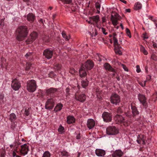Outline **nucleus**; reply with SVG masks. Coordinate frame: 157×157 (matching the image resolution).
Wrapping results in <instances>:
<instances>
[{
  "label": "nucleus",
  "mask_w": 157,
  "mask_h": 157,
  "mask_svg": "<svg viewBox=\"0 0 157 157\" xmlns=\"http://www.w3.org/2000/svg\"><path fill=\"white\" fill-rule=\"evenodd\" d=\"M116 34L115 33H114L113 34L114 44H118V40L117 38L115 37V36H116Z\"/></svg>",
  "instance_id": "35"
},
{
  "label": "nucleus",
  "mask_w": 157,
  "mask_h": 157,
  "mask_svg": "<svg viewBox=\"0 0 157 157\" xmlns=\"http://www.w3.org/2000/svg\"><path fill=\"white\" fill-rule=\"evenodd\" d=\"M124 115H125L126 117H128V118H131L132 117V115L129 112H124Z\"/></svg>",
  "instance_id": "43"
},
{
  "label": "nucleus",
  "mask_w": 157,
  "mask_h": 157,
  "mask_svg": "<svg viewBox=\"0 0 157 157\" xmlns=\"http://www.w3.org/2000/svg\"><path fill=\"white\" fill-rule=\"evenodd\" d=\"M31 66V64L30 63H27V66L25 67V70L26 71L29 70L30 68V67Z\"/></svg>",
  "instance_id": "48"
},
{
  "label": "nucleus",
  "mask_w": 157,
  "mask_h": 157,
  "mask_svg": "<svg viewBox=\"0 0 157 157\" xmlns=\"http://www.w3.org/2000/svg\"><path fill=\"white\" fill-rule=\"evenodd\" d=\"M122 66L123 69L125 71H128V69L125 65L123 64Z\"/></svg>",
  "instance_id": "61"
},
{
  "label": "nucleus",
  "mask_w": 157,
  "mask_h": 157,
  "mask_svg": "<svg viewBox=\"0 0 157 157\" xmlns=\"http://www.w3.org/2000/svg\"><path fill=\"white\" fill-rule=\"evenodd\" d=\"M25 56L27 58L30 59L32 58V54L31 53L28 52L27 53Z\"/></svg>",
  "instance_id": "46"
},
{
  "label": "nucleus",
  "mask_w": 157,
  "mask_h": 157,
  "mask_svg": "<svg viewBox=\"0 0 157 157\" xmlns=\"http://www.w3.org/2000/svg\"><path fill=\"white\" fill-rule=\"evenodd\" d=\"M102 117L104 121L106 122H109L112 120V114L106 112H104L102 115Z\"/></svg>",
  "instance_id": "8"
},
{
  "label": "nucleus",
  "mask_w": 157,
  "mask_h": 157,
  "mask_svg": "<svg viewBox=\"0 0 157 157\" xmlns=\"http://www.w3.org/2000/svg\"><path fill=\"white\" fill-rule=\"evenodd\" d=\"M76 138L77 140H79L81 138L80 134L79 133L76 136Z\"/></svg>",
  "instance_id": "60"
},
{
  "label": "nucleus",
  "mask_w": 157,
  "mask_h": 157,
  "mask_svg": "<svg viewBox=\"0 0 157 157\" xmlns=\"http://www.w3.org/2000/svg\"><path fill=\"white\" fill-rule=\"evenodd\" d=\"M53 51L49 48L45 49L43 52V56L48 59H51L53 55Z\"/></svg>",
  "instance_id": "10"
},
{
  "label": "nucleus",
  "mask_w": 157,
  "mask_h": 157,
  "mask_svg": "<svg viewBox=\"0 0 157 157\" xmlns=\"http://www.w3.org/2000/svg\"><path fill=\"white\" fill-rule=\"evenodd\" d=\"M5 18L1 19L0 22V25H4V20Z\"/></svg>",
  "instance_id": "56"
},
{
  "label": "nucleus",
  "mask_w": 157,
  "mask_h": 157,
  "mask_svg": "<svg viewBox=\"0 0 157 157\" xmlns=\"http://www.w3.org/2000/svg\"><path fill=\"white\" fill-rule=\"evenodd\" d=\"M16 38L19 41H22L25 40L29 33L28 28L25 26L19 27L17 29Z\"/></svg>",
  "instance_id": "2"
},
{
  "label": "nucleus",
  "mask_w": 157,
  "mask_h": 157,
  "mask_svg": "<svg viewBox=\"0 0 157 157\" xmlns=\"http://www.w3.org/2000/svg\"><path fill=\"white\" fill-rule=\"evenodd\" d=\"M151 76L149 75H148L146 76V81H150L151 79Z\"/></svg>",
  "instance_id": "51"
},
{
  "label": "nucleus",
  "mask_w": 157,
  "mask_h": 157,
  "mask_svg": "<svg viewBox=\"0 0 157 157\" xmlns=\"http://www.w3.org/2000/svg\"><path fill=\"white\" fill-rule=\"evenodd\" d=\"M59 88L51 87L46 90L47 100L45 103V108L48 110L53 109L59 95Z\"/></svg>",
  "instance_id": "1"
},
{
  "label": "nucleus",
  "mask_w": 157,
  "mask_h": 157,
  "mask_svg": "<svg viewBox=\"0 0 157 157\" xmlns=\"http://www.w3.org/2000/svg\"><path fill=\"white\" fill-rule=\"evenodd\" d=\"M27 17V20L30 23H33L35 19V16L32 13H29Z\"/></svg>",
  "instance_id": "21"
},
{
  "label": "nucleus",
  "mask_w": 157,
  "mask_h": 157,
  "mask_svg": "<svg viewBox=\"0 0 157 157\" xmlns=\"http://www.w3.org/2000/svg\"><path fill=\"white\" fill-rule=\"evenodd\" d=\"M43 40L46 42H50V39L48 36H46L44 38Z\"/></svg>",
  "instance_id": "49"
},
{
  "label": "nucleus",
  "mask_w": 157,
  "mask_h": 157,
  "mask_svg": "<svg viewBox=\"0 0 157 157\" xmlns=\"http://www.w3.org/2000/svg\"><path fill=\"white\" fill-rule=\"evenodd\" d=\"M101 31L103 33V34H104L105 35H106L108 34V33L107 32H105V29L104 28H102Z\"/></svg>",
  "instance_id": "57"
},
{
  "label": "nucleus",
  "mask_w": 157,
  "mask_h": 157,
  "mask_svg": "<svg viewBox=\"0 0 157 157\" xmlns=\"http://www.w3.org/2000/svg\"><path fill=\"white\" fill-rule=\"evenodd\" d=\"M126 32L127 35L128 36L129 38L131 37V32L129 29L128 28H126Z\"/></svg>",
  "instance_id": "44"
},
{
  "label": "nucleus",
  "mask_w": 157,
  "mask_h": 157,
  "mask_svg": "<svg viewBox=\"0 0 157 157\" xmlns=\"http://www.w3.org/2000/svg\"><path fill=\"white\" fill-rule=\"evenodd\" d=\"M101 1H99L97 2L95 4V6L97 10H100L101 7Z\"/></svg>",
  "instance_id": "34"
},
{
  "label": "nucleus",
  "mask_w": 157,
  "mask_h": 157,
  "mask_svg": "<svg viewBox=\"0 0 157 157\" xmlns=\"http://www.w3.org/2000/svg\"><path fill=\"white\" fill-rule=\"evenodd\" d=\"M29 150L28 144H25L22 145L19 148H18L17 147H16L15 148V150L17 153L23 156L27 154Z\"/></svg>",
  "instance_id": "3"
},
{
  "label": "nucleus",
  "mask_w": 157,
  "mask_h": 157,
  "mask_svg": "<svg viewBox=\"0 0 157 157\" xmlns=\"http://www.w3.org/2000/svg\"><path fill=\"white\" fill-rule=\"evenodd\" d=\"M84 66L88 70H91L94 66V63L90 59L87 60L84 63Z\"/></svg>",
  "instance_id": "13"
},
{
  "label": "nucleus",
  "mask_w": 157,
  "mask_h": 157,
  "mask_svg": "<svg viewBox=\"0 0 157 157\" xmlns=\"http://www.w3.org/2000/svg\"><path fill=\"white\" fill-rule=\"evenodd\" d=\"M124 155V153L121 150H117L112 154V157H121Z\"/></svg>",
  "instance_id": "15"
},
{
  "label": "nucleus",
  "mask_w": 157,
  "mask_h": 157,
  "mask_svg": "<svg viewBox=\"0 0 157 157\" xmlns=\"http://www.w3.org/2000/svg\"><path fill=\"white\" fill-rule=\"evenodd\" d=\"M144 136L143 135H139L137 136L136 141L139 144H141V141L144 139Z\"/></svg>",
  "instance_id": "28"
},
{
  "label": "nucleus",
  "mask_w": 157,
  "mask_h": 157,
  "mask_svg": "<svg viewBox=\"0 0 157 157\" xmlns=\"http://www.w3.org/2000/svg\"><path fill=\"white\" fill-rule=\"evenodd\" d=\"M131 109L132 113V116L133 117H136V116L139 114V112L138 111L137 107L132 105H131Z\"/></svg>",
  "instance_id": "14"
},
{
  "label": "nucleus",
  "mask_w": 157,
  "mask_h": 157,
  "mask_svg": "<svg viewBox=\"0 0 157 157\" xmlns=\"http://www.w3.org/2000/svg\"><path fill=\"white\" fill-rule=\"evenodd\" d=\"M15 151L16 152V151L15 150V149H14V151H13V157H15V156H16V155H17L16 152H15Z\"/></svg>",
  "instance_id": "64"
},
{
  "label": "nucleus",
  "mask_w": 157,
  "mask_h": 157,
  "mask_svg": "<svg viewBox=\"0 0 157 157\" xmlns=\"http://www.w3.org/2000/svg\"><path fill=\"white\" fill-rule=\"evenodd\" d=\"M55 67L57 71L60 70L61 67V65L59 64H56L55 65Z\"/></svg>",
  "instance_id": "41"
},
{
  "label": "nucleus",
  "mask_w": 157,
  "mask_h": 157,
  "mask_svg": "<svg viewBox=\"0 0 157 157\" xmlns=\"http://www.w3.org/2000/svg\"><path fill=\"white\" fill-rule=\"evenodd\" d=\"M24 114L27 116H28L29 115L30 112L29 111V108H27L25 109Z\"/></svg>",
  "instance_id": "45"
},
{
  "label": "nucleus",
  "mask_w": 157,
  "mask_h": 157,
  "mask_svg": "<svg viewBox=\"0 0 157 157\" xmlns=\"http://www.w3.org/2000/svg\"><path fill=\"white\" fill-rule=\"evenodd\" d=\"M153 47L155 49V50L157 51V44L154 43L153 44Z\"/></svg>",
  "instance_id": "58"
},
{
  "label": "nucleus",
  "mask_w": 157,
  "mask_h": 157,
  "mask_svg": "<svg viewBox=\"0 0 157 157\" xmlns=\"http://www.w3.org/2000/svg\"><path fill=\"white\" fill-rule=\"evenodd\" d=\"M149 19L151 20L154 22V21H155V20L156 19L154 18L153 17L151 16L149 17Z\"/></svg>",
  "instance_id": "55"
},
{
  "label": "nucleus",
  "mask_w": 157,
  "mask_h": 157,
  "mask_svg": "<svg viewBox=\"0 0 157 157\" xmlns=\"http://www.w3.org/2000/svg\"><path fill=\"white\" fill-rule=\"evenodd\" d=\"M115 47L114 49L115 52L116 54H118L119 55H121V52L120 49L121 48L120 46V45L118 43L117 44H114Z\"/></svg>",
  "instance_id": "23"
},
{
  "label": "nucleus",
  "mask_w": 157,
  "mask_h": 157,
  "mask_svg": "<svg viewBox=\"0 0 157 157\" xmlns=\"http://www.w3.org/2000/svg\"><path fill=\"white\" fill-rule=\"evenodd\" d=\"M31 38L32 37L30 36L28 37L27 39L26 40L25 42L27 44L31 43L34 41V40Z\"/></svg>",
  "instance_id": "33"
},
{
  "label": "nucleus",
  "mask_w": 157,
  "mask_h": 157,
  "mask_svg": "<svg viewBox=\"0 0 157 157\" xmlns=\"http://www.w3.org/2000/svg\"><path fill=\"white\" fill-rule=\"evenodd\" d=\"M109 100L111 103L114 105H118L121 101V98L117 94L113 93L109 98Z\"/></svg>",
  "instance_id": "4"
},
{
  "label": "nucleus",
  "mask_w": 157,
  "mask_h": 157,
  "mask_svg": "<svg viewBox=\"0 0 157 157\" xmlns=\"http://www.w3.org/2000/svg\"><path fill=\"white\" fill-rule=\"evenodd\" d=\"M104 67L106 70L113 72H115V70L108 63H105L104 65Z\"/></svg>",
  "instance_id": "18"
},
{
  "label": "nucleus",
  "mask_w": 157,
  "mask_h": 157,
  "mask_svg": "<svg viewBox=\"0 0 157 157\" xmlns=\"http://www.w3.org/2000/svg\"><path fill=\"white\" fill-rule=\"evenodd\" d=\"M70 72L71 73V74H73L75 72V69L74 68L71 69L70 71Z\"/></svg>",
  "instance_id": "59"
},
{
  "label": "nucleus",
  "mask_w": 157,
  "mask_h": 157,
  "mask_svg": "<svg viewBox=\"0 0 157 157\" xmlns=\"http://www.w3.org/2000/svg\"><path fill=\"white\" fill-rule=\"evenodd\" d=\"M89 19H92L94 24L97 25L100 21L99 17L98 15L93 16L89 18Z\"/></svg>",
  "instance_id": "25"
},
{
  "label": "nucleus",
  "mask_w": 157,
  "mask_h": 157,
  "mask_svg": "<svg viewBox=\"0 0 157 157\" xmlns=\"http://www.w3.org/2000/svg\"><path fill=\"white\" fill-rule=\"evenodd\" d=\"M140 50L145 55H147L148 52L145 49L144 47L142 46Z\"/></svg>",
  "instance_id": "39"
},
{
  "label": "nucleus",
  "mask_w": 157,
  "mask_h": 157,
  "mask_svg": "<svg viewBox=\"0 0 157 157\" xmlns=\"http://www.w3.org/2000/svg\"><path fill=\"white\" fill-rule=\"evenodd\" d=\"M114 119L116 122L121 124H123L124 123H127L128 122L127 121H125V119L122 116L118 114L115 116Z\"/></svg>",
  "instance_id": "11"
},
{
  "label": "nucleus",
  "mask_w": 157,
  "mask_h": 157,
  "mask_svg": "<svg viewBox=\"0 0 157 157\" xmlns=\"http://www.w3.org/2000/svg\"><path fill=\"white\" fill-rule=\"evenodd\" d=\"M124 109L123 106H118L116 108V111L118 114H121L123 113Z\"/></svg>",
  "instance_id": "29"
},
{
  "label": "nucleus",
  "mask_w": 157,
  "mask_h": 157,
  "mask_svg": "<svg viewBox=\"0 0 157 157\" xmlns=\"http://www.w3.org/2000/svg\"><path fill=\"white\" fill-rule=\"evenodd\" d=\"M104 67L106 70L113 72H115V70L108 63H105L104 65Z\"/></svg>",
  "instance_id": "17"
},
{
  "label": "nucleus",
  "mask_w": 157,
  "mask_h": 157,
  "mask_svg": "<svg viewBox=\"0 0 157 157\" xmlns=\"http://www.w3.org/2000/svg\"><path fill=\"white\" fill-rule=\"evenodd\" d=\"M62 35L63 37L64 38L66 41H68L69 40V39L67 35H66L65 32L64 31H63L62 33Z\"/></svg>",
  "instance_id": "37"
},
{
  "label": "nucleus",
  "mask_w": 157,
  "mask_h": 157,
  "mask_svg": "<svg viewBox=\"0 0 157 157\" xmlns=\"http://www.w3.org/2000/svg\"><path fill=\"white\" fill-rule=\"evenodd\" d=\"M62 2H64L66 4H70L72 0H60Z\"/></svg>",
  "instance_id": "50"
},
{
  "label": "nucleus",
  "mask_w": 157,
  "mask_h": 157,
  "mask_svg": "<svg viewBox=\"0 0 157 157\" xmlns=\"http://www.w3.org/2000/svg\"><path fill=\"white\" fill-rule=\"evenodd\" d=\"M137 97L140 103L144 107L147 108L148 106V104L147 101V98L145 95L139 93L138 94Z\"/></svg>",
  "instance_id": "7"
},
{
  "label": "nucleus",
  "mask_w": 157,
  "mask_h": 157,
  "mask_svg": "<svg viewBox=\"0 0 157 157\" xmlns=\"http://www.w3.org/2000/svg\"><path fill=\"white\" fill-rule=\"evenodd\" d=\"M71 90L69 87H67L65 89V92L66 94V97H67L70 94L69 92H71Z\"/></svg>",
  "instance_id": "42"
},
{
  "label": "nucleus",
  "mask_w": 157,
  "mask_h": 157,
  "mask_svg": "<svg viewBox=\"0 0 157 157\" xmlns=\"http://www.w3.org/2000/svg\"><path fill=\"white\" fill-rule=\"evenodd\" d=\"M147 69V66H145V72L147 73V74H148V72Z\"/></svg>",
  "instance_id": "63"
},
{
  "label": "nucleus",
  "mask_w": 157,
  "mask_h": 157,
  "mask_svg": "<svg viewBox=\"0 0 157 157\" xmlns=\"http://www.w3.org/2000/svg\"><path fill=\"white\" fill-rule=\"evenodd\" d=\"M11 86L13 90H17L21 86V83L18 80L16 79H15L12 81Z\"/></svg>",
  "instance_id": "9"
},
{
  "label": "nucleus",
  "mask_w": 157,
  "mask_h": 157,
  "mask_svg": "<svg viewBox=\"0 0 157 157\" xmlns=\"http://www.w3.org/2000/svg\"><path fill=\"white\" fill-rule=\"evenodd\" d=\"M95 125V122L93 119H89L87 121V126L89 129H92Z\"/></svg>",
  "instance_id": "16"
},
{
  "label": "nucleus",
  "mask_w": 157,
  "mask_h": 157,
  "mask_svg": "<svg viewBox=\"0 0 157 157\" xmlns=\"http://www.w3.org/2000/svg\"><path fill=\"white\" fill-rule=\"evenodd\" d=\"M50 78L55 77L56 76L53 71L51 72L48 74Z\"/></svg>",
  "instance_id": "47"
},
{
  "label": "nucleus",
  "mask_w": 157,
  "mask_h": 157,
  "mask_svg": "<svg viewBox=\"0 0 157 157\" xmlns=\"http://www.w3.org/2000/svg\"><path fill=\"white\" fill-rule=\"evenodd\" d=\"M136 72L138 73H140L141 71V70L140 69V67L139 65H136Z\"/></svg>",
  "instance_id": "52"
},
{
  "label": "nucleus",
  "mask_w": 157,
  "mask_h": 157,
  "mask_svg": "<svg viewBox=\"0 0 157 157\" xmlns=\"http://www.w3.org/2000/svg\"><path fill=\"white\" fill-rule=\"evenodd\" d=\"M30 36L35 40L37 37V34L36 32H33L31 33Z\"/></svg>",
  "instance_id": "32"
},
{
  "label": "nucleus",
  "mask_w": 157,
  "mask_h": 157,
  "mask_svg": "<svg viewBox=\"0 0 157 157\" xmlns=\"http://www.w3.org/2000/svg\"><path fill=\"white\" fill-rule=\"evenodd\" d=\"M75 119L73 116H69L67 117V123L69 124H73L75 122Z\"/></svg>",
  "instance_id": "24"
},
{
  "label": "nucleus",
  "mask_w": 157,
  "mask_h": 157,
  "mask_svg": "<svg viewBox=\"0 0 157 157\" xmlns=\"http://www.w3.org/2000/svg\"><path fill=\"white\" fill-rule=\"evenodd\" d=\"M106 131L107 134L109 135H116L119 132L118 129L114 126L108 127L106 128Z\"/></svg>",
  "instance_id": "6"
},
{
  "label": "nucleus",
  "mask_w": 157,
  "mask_h": 157,
  "mask_svg": "<svg viewBox=\"0 0 157 157\" xmlns=\"http://www.w3.org/2000/svg\"><path fill=\"white\" fill-rule=\"evenodd\" d=\"M63 106V105L62 104L58 103L56 106L53 111L55 112L60 111L62 109Z\"/></svg>",
  "instance_id": "27"
},
{
  "label": "nucleus",
  "mask_w": 157,
  "mask_h": 157,
  "mask_svg": "<svg viewBox=\"0 0 157 157\" xmlns=\"http://www.w3.org/2000/svg\"><path fill=\"white\" fill-rule=\"evenodd\" d=\"M95 152L96 155L98 156H104L105 154V151L101 149H96Z\"/></svg>",
  "instance_id": "20"
},
{
  "label": "nucleus",
  "mask_w": 157,
  "mask_h": 157,
  "mask_svg": "<svg viewBox=\"0 0 157 157\" xmlns=\"http://www.w3.org/2000/svg\"><path fill=\"white\" fill-rule=\"evenodd\" d=\"M60 155L62 156H69V153L65 151H63L60 152Z\"/></svg>",
  "instance_id": "36"
},
{
  "label": "nucleus",
  "mask_w": 157,
  "mask_h": 157,
  "mask_svg": "<svg viewBox=\"0 0 157 157\" xmlns=\"http://www.w3.org/2000/svg\"><path fill=\"white\" fill-rule=\"evenodd\" d=\"M50 157V153L48 151H46L44 153L43 156L42 157Z\"/></svg>",
  "instance_id": "40"
},
{
  "label": "nucleus",
  "mask_w": 157,
  "mask_h": 157,
  "mask_svg": "<svg viewBox=\"0 0 157 157\" xmlns=\"http://www.w3.org/2000/svg\"><path fill=\"white\" fill-rule=\"evenodd\" d=\"M64 128L62 125H60L58 129V131L60 134H62L64 132Z\"/></svg>",
  "instance_id": "38"
},
{
  "label": "nucleus",
  "mask_w": 157,
  "mask_h": 157,
  "mask_svg": "<svg viewBox=\"0 0 157 157\" xmlns=\"http://www.w3.org/2000/svg\"><path fill=\"white\" fill-rule=\"evenodd\" d=\"M36 82L35 80H29L27 82V88L29 91L33 92L36 90Z\"/></svg>",
  "instance_id": "5"
},
{
  "label": "nucleus",
  "mask_w": 157,
  "mask_h": 157,
  "mask_svg": "<svg viewBox=\"0 0 157 157\" xmlns=\"http://www.w3.org/2000/svg\"><path fill=\"white\" fill-rule=\"evenodd\" d=\"M143 38L144 39H147L148 38V36L147 35L146 33H143Z\"/></svg>",
  "instance_id": "53"
},
{
  "label": "nucleus",
  "mask_w": 157,
  "mask_h": 157,
  "mask_svg": "<svg viewBox=\"0 0 157 157\" xmlns=\"http://www.w3.org/2000/svg\"><path fill=\"white\" fill-rule=\"evenodd\" d=\"M88 83L89 81L86 78L82 79L81 81V84L82 87L86 89L88 86Z\"/></svg>",
  "instance_id": "26"
},
{
  "label": "nucleus",
  "mask_w": 157,
  "mask_h": 157,
  "mask_svg": "<svg viewBox=\"0 0 157 157\" xmlns=\"http://www.w3.org/2000/svg\"><path fill=\"white\" fill-rule=\"evenodd\" d=\"M75 99L80 102H84L86 99V95L84 94L79 93L76 92L75 95Z\"/></svg>",
  "instance_id": "12"
},
{
  "label": "nucleus",
  "mask_w": 157,
  "mask_h": 157,
  "mask_svg": "<svg viewBox=\"0 0 157 157\" xmlns=\"http://www.w3.org/2000/svg\"><path fill=\"white\" fill-rule=\"evenodd\" d=\"M114 15L115 16L112 15H111V20L114 26H116L117 25L118 23L117 17L118 14L116 13Z\"/></svg>",
  "instance_id": "19"
},
{
  "label": "nucleus",
  "mask_w": 157,
  "mask_h": 157,
  "mask_svg": "<svg viewBox=\"0 0 157 157\" xmlns=\"http://www.w3.org/2000/svg\"><path fill=\"white\" fill-rule=\"evenodd\" d=\"M16 119L17 117L14 113H12L10 114L9 119L11 122L14 121Z\"/></svg>",
  "instance_id": "31"
},
{
  "label": "nucleus",
  "mask_w": 157,
  "mask_h": 157,
  "mask_svg": "<svg viewBox=\"0 0 157 157\" xmlns=\"http://www.w3.org/2000/svg\"><path fill=\"white\" fill-rule=\"evenodd\" d=\"M56 40L59 44H61L62 43V40L61 39L59 38H57Z\"/></svg>",
  "instance_id": "62"
},
{
  "label": "nucleus",
  "mask_w": 157,
  "mask_h": 157,
  "mask_svg": "<svg viewBox=\"0 0 157 157\" xmlns=\"http://www.w3.org/2000/svg\"><path fill=\"white\" fill-rule=\"evenodd\" d=\"M142 6V5L141 3L139 2H137L135 3L134 8L136 10H138L140 9Z\"/></svg>",
  "instance_id": "30"
},
{
  "label": "nucleus",
  "mask_w": 157,
  "mask_h": 157,
  "mask_svg": "<svg viewBox=\"0 0 157 157\" xmlns=\"http://www.w3.org/2000/svg\"><path fill=\"white\" fill-rule=\"evenodd\" d=\"M95 33H94V32H93L92 33H90L91 34V36L92 37H93V36H96V35H97L98 34V33H97V31H96L95 30Z\"/></svg>",
  "instance_id": "54"
},
{
  "label": "nucleus",
  "mask_w": 157,
  "mask_h": 157,
  "mask_svg": "<svg viewBox=\"0 0 157 157\" xmlns=\"http://www.w3.org/2000/svg\"><path fill=\"white\" fill-rule=\"evenodd\" d=\"M79 74L80 77L81 78L85 77L87 75L86 70L85 69L84 67L82 66L79 70Z\"/></svg>",
  "instance_id": "22"
}]
</instances>
